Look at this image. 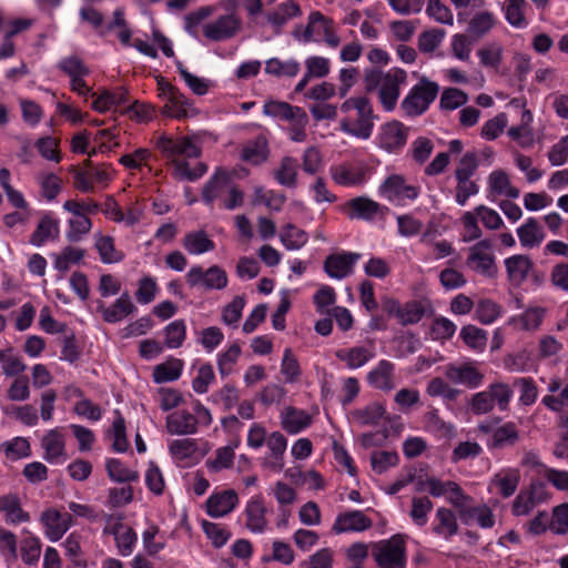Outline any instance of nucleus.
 Wrapping results in <instances>:
<instances>
[{
  "instance_id": "obj_1",
  "label": "nucleus",
  "mask_w": 568,
  "mask_h": 568,
  "mask_svg": "<svg viewBox=\"0 0 568 568\" xmlns=\"http://www.w3.org/2000/svg\"><path fill=\"white\" fill-rule=\"evenodd\" d=\"M406 71L399 68H393L388 71L367 70L364 75L365 91L368 93L376 92L384 110L390 112L397 104L400 87L406 83Z\"/></svg>"
},
{
  "instance_id": "obj_2",
  "label": "nucleus",
  "mask_w": 568,
  "mask_h": 568,
  "mask_svg": "<svg viewBox=\"0 0 568 568\" xmlns=\"http://www.w3.org/2000/svg\"><path fill=\"white\" fill-rule=\"evenodd\" d=\"M438 92L439 85L436 82L422 77L403 99L400 108L407 116L422 115L435 101Z\"/></svg>"
},
{
  "instance_id": "obj_3",
  "label": "nucleus",
  "mask_w": 568,
  "mask_h": 568,
  "mask_svg": "<svg viewBox=\"0 0 568 568\" xmlns=\"http://www.w3.org/2000/svg\"><path fill=\"white\" fill-rule=\"evenodd\" d=\"M373 557L379 568H405L406 547L402 535L373 545Z\"/></svg>"
},
{
  "instance_id": "obj_4",
  "label": "nucleus",
  "mask_w": 568,
  "mask_h": 568,
  "mask_svg": "<svg viewBox=\"0 0 568 568\" xmlns=\"http://www.w3.org/2000/svg\"><path fill=\"white\" fill-rule=\"evenodd\" d=\"M190 287H202L206 291L223 290L227 286V274L219 265H212L207 270L201 266H192L185 275Z\"/></svg>"
},
{
  "instance_id": "obj_5",
  "label": "nucleus",
  "mask_w": 568,
  "mask_h": 568,
  "mask_svg": "<svg viewBox=\"0 0 568 568\" xmlns=\"http://www.w3.org/2000/svg\"><path fill=\"white\" fill-rule=\"evenodd\" d=\"M466 263L473 271L486 277L494 278L497 276L498 268L491 252V243L488 240L479 241L469 247Z\"/></svg>"
},
{
  "instance_id": "obj_6",
  "label": "nucleus",
  "mask_w": 568,
  "mask_h": 568,
  "mask_svg": "<svg viewBox=\"0 0 568 568\" xmlns=\"http://www.w3.org/2000/svg\"><path fill=\"white\" fill-rule=\"evenodd\" d=\"M242 28V20L234 13H227L203 26V34L206 39L220 42L234 38Z\"/></svg>"
},
{
  "instance_id": "obj_7",
  "label": "nucleus",
  "mask_w": 568,
  "mask_h": 568,
  "mask_svg": "<svg viewBox=\"0 0 568 568\" xmlns=\"http://www.w3.org/2000/svg\"><path fill=\"white\" fill-rule=\"evenodd\" d=\"M357 119L354 124L347 119L341 121V130L361 139H368L374 128V114L369 100L359 97L358 106L356 108Z\"/></svg>"
},
{
  "instance_id": "obj_8",
  "label": "nucleus",
  "mask_w": 568,
  "mask_h": 568,
  "mask_svg": "<svg viewBox=\"0 0 568 568\" xmlns=\"http://www.w3.org/2000/svg\"><path fill=\"white\" fill-rule=\"evenodd\" d=\"M379 193L388 201L415 200L419 195V187L406 184L403 175L393 174L381 184Z\"/></svg>"
},
{
  "instance_id": "obj_9",
  "label": "nucleus",
  "mask_w": 568,
  "mask_h": 568,
  "mask_svg": "<svg viewBox=\"0 0 568 568\" xmlns=\"http://www.w3.org/2000/svg\"><path fill=\"white\" fill-rule=\"evenodd\" d=\"M359 258L361 254L353 252L331 254L324 261V271L332 278H345L353 273L354 265Z\"/></svg>"
},
{
  "instance_id": "obj_10",
  "label": "nucleus",
  "mask_w": 568,
  "mask_h": 568,
  "mask_svg": "<svg viewBox=\"0 0 568 568\" xmlns=\"http://www.w3.org/2000/svg\"><path fill=\"white\" fill-rule=\"evenodd\" d=\"M367 168L362 163H342L329 169L332 180L343 186L361 185L366 180Z\"/></svg>"
},
{
  "instance_id": "obj_11",
  "label": "nucleus",
  "mask_w": 568,
  "mask_h": 568,
  "mask_svg": "<svg viewBox=\"0 0 568 568\" xmlns=\"http://www.w3.org/2000/svg\"><path fill=\"white\" fill-rule=\"evenodd\" d=\"M367 383L382 392L395 389V365L387 359H382L367 374Z\"/></svg>"
},
{
  "instance_id": "obj_12",
  "label": "nucleus",
  "mask_w": 568,
  "mask_h": 568,
  "mask_svg": "<svg viewBox=\"0 0 568 568\" xmlns=\"http://www.w3.org/2000/svg\"><path fill=\"white\" fill-rule=\"evenodd\" d=\"M407 141V129L398 121H390L382 126L379 146L387 152L402 149Z\"/></svg>"
},
{
  "instance_id": "obj_13",
  "label": "nucleus",
  "mask_w": 568,
  "mask_h": 568,
  "mask_svg": "<svg viewBox=\"0 0 568 568\" xmlns=\"http://www.w3.org/2000/svg\"><path fill=\"white\" fill-rule=\"evenodd\" d=\"M372 520L364 515L361 510H351L339 514L333 525L335 534H343L348 531H364L372 527Z\"/></svg>"
},
{
  "instance_id": "obj_14",
  "label": "nucleus",
  "mask_w": 568,
  "mask_h": 568,
  "mask_svg": "<svg viewBox=\"0 0 568 568\" xmlns=\"http://www.w3.org/2000/svg\"><path fill=\"white\" fill-rule=\"evenodd\" d=\"M544 485L532 483L529 490H521L513 503L511 513L514 516H526L534 507L544 500Z\"/></svg>"
},
{
  "instance_id": "obj_15",
  "label": "nucleus",
  "mask_w": 568,
  "mask_h": 568,
  "mask_svg": "<svg viewBox=\"0 0 568 568\" xmlns=\"http://www.w3.org/2000/svg\"><path fill=\"white\" fill-rule=\"evenodd\" d=\"M445 375L453 383L463 384L470 388L478 387L484 379V375L471 364L448 365Z\"/></svg>"
},
{
  "instance_id": "obj_16",
  "label": "nucleus",
  "mask_w": 568,
  "mask_h": 568,
  "mask_svg": "<svg viewBox=\"0 0 568 568\" xmlns=\"http://www.w3.org/2000/svg\"><path fill=\"white\" fill-rule=\"evenodd\" d=\"M237 503L239 497L235 490H224L209 497L206 500V511L213 518L223 517L230 514Z\"/></svg>"
},
{
  "instance_id": "obj_17",
  "label": "nucleus",
  "mask_w": 568,
  "mask_h": 568,
  "mask_svg": "<svg viewBox=\"0 0 568 568\" xmlns=\"http://www.w3.org/2000/svg\"><path fill=\"white\" fill-rule=\"evenodd\" d=\"M166 429L171 435H193L197 432V417L187 410L166 416Z\"/></svg>"
},
{
  "instance_id": "obj_18",
  "label": "nucleus",
  "mask_w": 568,
  "mask_h": 568,
  "mask_svg": "<svg viewBox=\"0 0 568 568\" xmlns=\"http://www.w3.org/2000/svg\"><path fill=\"white\" fill-rule=\"evenodd\" d=\"M266 513L263 499L260 496L252 498L245 508L246 528L252 532H263L267 527Z\"/></svg>"
},
{
  "instance_id": "obj_19",
  "label": "nucleus",
  "mask_w": 568,
  "mask_h": 568,
  "mask_svg": "<svg viewBox=\"0 0 568 568\" xmlns=\"http://www.w3.org/2000/svg\"><path fill=\"white\" fill-rule=\"evenodd\" d=\"M163 113L176 119L195 116L197 110L179 89H171V98L163 108Z\"/></svg>"
},
{
  "instance_id": "obj_20",
  "label": "nucleus",
  "mask_w": 568,
  "mask_h": 568,
  "mask_svg": "<svg viewBox=\"0 0 568 568\" xmlns=\"http://www.w3.org/2000/svg\"><path fill=\"white\" fill-rule=\"evenodd\" d=\"M270 156L267 139L264 135H257L254 140L246 142L241 151V159L253 165H261Z\"/></svg>"
},
{
  "instance_id": "obj_21",
  "label": "nucleus",
  "mask_w": 568,
  "mask_h": 568,
  "mask_svg": "<svg viewBox=\"0 0 568 568\" xmlns=\"http://www.w3.org/2000/svg\"><path fill=\"white\" fill-rule=\"evenodd\" d=\"M519 440V432L515 423L507 422L494 429L487 446L490 449H504L513 447Z\"/></svg>"
},
{
  "instance_id": "obj_22",
  "label": "nucleus",
  "mask_w": 568,
  "mask_h": 568,
  "mask_svg": "<svg viewBox=\"0 0 568 568\" xmlns=\"http://www.w3.org/2000/svg\"><path fill=\"white\" fill-rule=\"evenodd\" d=\"M98 310L102 313V317L108 323H118L125 316L135 311V306L131 301L128 292L123 293L111 306L100 305Z\"/></svg>"
},
{
  "instance_id": "obj_23",
  "label": "nucleus",
  "mask_w": 568,
  "mask_h": 568,
  "mask_svg": "<svg viewBox=\"0 0 568 568\" xmlns=\"http://www.w3.org/2000/svg\"><path fill=\"white\" fill-rule=\"evenodd\" d=\"M231 176L227 171L217 169L214 175L206 182L202 191V199L206 204H212L231 186Z\"/></svg>"
},
{
  "instance_id": "obj_24",
  "label": "nucleus",
  "mask_w": 568,
  "mask_h": 568,
  "mask_svg": "<svg viewBox=\"0 0 568 568\" xmlns=\"http://www.w3.org/2000/svg\"><path fill=\"white\" fill-rule=\"evenodd\" d=\"M302 14L300 4L295 0H288L281 3L276 10L268 12L266 16L267 21L273 26L274 32L278 34L282 27L292 18Z\"/></svg>"
},
{
  "instance_id": "obj_25",
  "label": "nucleus",
  "mask_w": 568,
  "mask_h": 568,
  "mask_svg": "<svg viewBox=\"0 0 568 568\" xmlns=\"http://www.w3.org/2000/svg\"><path fill=\"white\" fill-rule=\"evenodd\" d=\"M60 233L59 221L51 215L45 214L39 221L36 231L30 236V243L34 246H41L47 241L58 239Z\"/></svg>"
},
{
  "instance_id": "obj_26",
  "label": "nucleus",
  "mask_w": 568,
  "mask_h": 568,
  "mask_svg": "<svg viewBox=\"0 0 568 568\" xmlns=\"http://www.w3.org/2000/svg\"><path fill=\"white\" fill-rule=\"evenodd\" d=\"M347 206L349 209L348 216L349 219H361V220H373L374 216L382 210V206L366 197V196H357L347 202Z\"/></svg>"
},
{
  "instance_id": "obj_27",
  "label": "nucleus",
  "mask_w": 568,
  "mask_h": 568,
  "mask_svg": "<svg viewBox=\"0 0 568 568\" xmlns=\"http://www.w3.org/2000/svg\"><path fill=\"white\" fill-rule=\"evenodd\" d=\"M336 357L346 363L351 369L359 368L374 357V352L365 346H354L346 349H338Z\"/></svg>"
},
{
  "instance_id": "obj_28",
  "label": "nucleus",
  "mask_w": 568,
  "mask_h": 568,
  "mask_svg": "<svg viewBox=\"0 0 568 568\" xmlns=\"http://www.w3.org/2000/svg\"><path fill=\"white\" fill-rule=\"evenodd\" d=\"M520 244L525 247H536L541 244L545 233L541 225L534 217H529L525 224L517 229Z\"/></svg>"
},
{
  "instance_id": "obj_29",
  "label": "nucleus",
  "mask_w": 568,
  "mask_h": 568,
  "mask_svg": "<svg viewBox=\"0 0 568 568\" xmlns=\"http://www.w3.org/2000/svg\"><path fill=\"white\" fill-rule=\"evenodd\" d=\"M437 525L434 526L433 531L443 536L445 539H449L452 536L458 532V523L455 514L445 507H439L436 510Z\"/></svg>"
},
{
  "instance_id": "obj_30",
  "label": "nucleus",
  "mask_w": 568,
  "mask_h": 568,
  "mask_svg": "<svg viewBox=\"0 0 568 568\" xmlns=\"http://www.w3.org/2000/svg\"><path fill=\"white\" fill-rule=\"evenodd\" d=\"M41 445L44 449V459L49 463L57 462L59 457L64 456V437L57 429L44 435Z\"/></svg>"
},
{
  "instance_id": "obj_31",
  "label": "nucleus",
  "mask_w": 568,
  "mask_h": 568,
  "mask_svg": "<svg viewBox=\"0 0 568 568\" xmlns=\"http://www.w3.org/2000/svg\"><path fill=\"white\" fill-rule=\"evenodd\" d=\"M508 277L511 282L521 283L526 280L532 263L526 255H514L505 261Z\"/></svg>"
},
{
  "instance_id": "obj_32",
  "label": "nucleus",
  "mask_w": 568,
  "mask_h": 568,
  "mask_svg": "<svg viewBox=\"0 0 568 568\" xmlns=\"http://www.w3.org/2000/svg\"><path fill=\"white\" fill-rule=\"evenodd\" d=\"M297 168L296 159L284 156L281 160L280 168L274 171V178L283 186L295 187L297 184Z\"/></svg>"
},
{
  "instance_id": "obj_33",
  "label": "nucleus",
  "mask_w": 568,
  "mask_h": 568,
  "mask_svg": "<svg viewBox=\"0 0 568 568\" xmlns=\"http://www.w3.org/2000/svg\"><path fill=\"white\" fill-rule=\"evenodd\" d=\"M527 6L526 0H506L503 7L506 21L515 28H525L528 24L525 17Z\"/></svg>"
},
{
  "instance_id": "obj_34",
  "label": "nucleus",
  "mask_w": 568,
  "mask_h": 568,
  "mask_svg": "<svg viewBox=\"0 0 568 568\" xmlns=\"http://www.w3.org/2000/svg\"><path fill=\"white\" fill-rule=\"evenodd\" d=\"M311 424V416L303 412L288 407L282 417V427L290 434L300 433Z\"/></svg>"
},
{
  "instance_id": "obj_35",
  "label": "nucleus",
  "mask_w": 568,
  "mask_h": 568,
  "mask_svg": "<svg viewBox=\"0 0 568 568\" xmlns=\"http://www.w3.org/2000/svg\"><path fill=\"white\" fill-rule=\"evenodd\" d=\"M184 248L193 255L203 254L214 250V243L204 231L187 233L183 239Z\"/></svg>"
},
{
  "instance_id": "obj_36",
  "label": "nucleus",
  "mask_w": 568,
  "mask_h": 568,
  "mask_svg": "<svg viewBox=\"0 0 568 568\" xmlns=\"http://www.w3.org/2000/svg\"><path fill=\"white\" fill-rule=\"evenodd\" d=\"M0 511H6L11 523H26L30 519L21 508L20 499L16 494L0 496Z\"/></svg>"
},
{
  "instance_id": "obj_37",
  "label": "nucleus",
  "mask_w": 568,
  "mask_h": 568,
  "mask_svg": "<svg viewBox=\"0 0 568 568\" xmlns=\"http://www.w3.org/2000/svg\"><path fill=\"white\" fill-rule=\"evenodd\" d=\"M489 185L495 194H504L510 199H517L520 193L517 187L511 185L508 174L501 170L490 173Z\"/></svg>"
},
{
  "instance_id": "obj_38",
  "label": "nucleus",
  "mask_w": 568,
  "mask_h": 568,
  "mask_svg": "<svg viewBox=\"0 0 568 568\" xmlns=\"http://www.w3.org/2000/svg\"><path fill=\"white\" fill-rule=\"evenodd\" d=\"M183 362L173 358L154 367L153 378L155 383H165L178 379L181 376Z\"/></svg>"
},
{
  "instance_id": "obj_39",
  "label": "nucleus",
  "mask_w": 568,
  "mask_h": 568,
  "mask_svg": "<svg viewBox=\"0 0 568 568\" xmlns=\"http://www.w3.org/2000/svg\"><path fill=\"white\" fill-rule=\"evenodd\" d=\"M280 239L287 250H300L307 243L308 235L305 231L290 223L282 229Z\"/></svg>"
},
{
  "instance_id": "obj_40",
  "label": "nucleus",
  "mask_w": 568,
  "mask_h": 568,
  "mask_svg": "<svg viewBox=\"0 0 568 568\" xmlns=\"http://www.w3.org/2000/svg\"><path fill=\"white\" fill-rule=\"evenodd\" d=\"M62 514L50 509L42 514L41 521L47 527V535L51 541H58L65 531V524H61Z\"/></svg>"
},
{
  "instance_id": "obj_41",
  "label": "nucleus",
  "mask_w": 568,
  "mask_h": 568,
  "mask_svg": "<svg viewBox=\"0 0 568 568\" xmlns=\"http://www.w3.org/2000/svg\"><path fill=\"white\" fill-rule=\"evenodd\" d=\"M95 247L103 263H119L124 257L122 252L115 250L113 237L109 235H100L97 239Z\"/></svg>"
},
{
  "instance_id": "obj_42",
  "label": "nucleus",
  "mask_w": 568,
  "mask_h": 568,
  "mask_svg": "<svg viewBox=\"0 0 568 568\" xmlns=\"http://www.w3.org/2000/svg\"><path fill=\"white\" fill-rule=\"evenodd\" d=\"M31 26L32 20L30 19H16L12 21L11 30L6 33L3 43L0 48V59L10 58L14 54V43L12 42L11 38L21 31L29 29Z\"/></svg>"
},
{
  "instance_id": "obj_43",
  "label": "nucleus",
  "mask_w": 568,
  "mask_h": 568,
  "mask_svg": "<svg viewBox=\"0 0 568 568\" xmlns=\"http://www.w3.org/2000/svg\"><path fill=\"white\" fill-rule=\"evenodd\" d=\"M173 175L178 180L195 181L207 171V165L203 162L191 169L186 161L173 160Z\"/></svg>"
},
{
  "instance_id": "obj_44",
  "label": "nucleus",
  "mask_w": 568,
  "mask_h": 568,
  "mask_svg": "<svg viewBox=\"0 0 568 568\" xmlns=\"http://www.w3.org/2000/svg\"><path fill=\"white\" fill-rule=\"evenodd\" d=\"M54 267L64 273L71 264H79L84 257V250L72 246H65L60 254H53Z\"/></svg>"
},
{
  "instance_id": "obj_45",
  "label": "nucleus",
  "mask_w": 568,
  "mask_h": 568,
  "mask_svg": "<svg viewBox=\"0 0 568 568\" xmlns=\"http://www.w3.org/2000/svg\"><path fill=\"white\" fill-rule=\"evenodd\" d=\"M164 343L169 348H179L186 337V326L183 320H176L164 328Z\"/></svg>"
},
{
  "instance_id": "obj_46",
  "label": "nucleus",
  "mask_w": 568,
  "mask_h": 568,
  "mask_svg": "<svg viewBox=\"0 0 568 568\" xmlns=\"http://www.w3.org/2000/svg\"><path fill=\"white\" fill-rule=\"evenodd\" d=\"M0 363L6 376H17L27 368L26 364L13 354L12 347L0 351Z\"/></svg>"
},
{
  "instance_id": "obj_47",
  "label": "nucleus",
  "mask_w": 568,
  "mask_h": 568,
  "mask_svg": "<svg viewBox=\"0 0 568 568\" xmlns=\"http://www.w3.org/2000/svg\"><path fill=\"white\" fill-rule=\"evenodd\" d=\"M385 414V407L381 403H372L363 409L354 412L355 419L361 425H377Z\"/></svg>"
},
{
  "instance_id": "obj_48",
  "label": "nucleus",
  "mask_w": 568,
  "mask_h": 568,
  "mask_svg": "<svg viewBox=\"0 0 568 568\" xmlns=\"http://www.w3.org/2000/svg\"><path fill=\"white\" fill-rule=\"evenodd\" d=\"M491 484L499 488L500 495L504 498L510 497L517 489L519 484V474L517 470H510L505 475L497 474Z\"/></svg>"
},
{
  "instance_id": "obj_49",
  "label": "nucleus",
  "mask_w": 568,
  "mask_h": 568,
  "mask_svg": "<svg viewBox=\"0 0 568 568\" xmlns=\"http://www.w3.org/2000/svg\"><path fill=\"white\" fill-rule=\"evenodd\" d=\"M514 387L519 389V402L525 406L532 405L538 396V388L530 377H519L514 381Z\"/></svg>"
},
{
  "instance_id": "obj_50",
  "label": "nucleus",
  "mask_w": 568,
  "mask_h": 568,
  "mask_svg": "<svg viewBox=\"0 0 568 568\" xmlns=\"http://www.w3.org/2000/svg\"><path fill=\"white\" fill-rule=\"evenodd\" d=\"M460 337L465 344L474 349L481 351L487 343V333L474 325H466L460 331Z\"/></svg>"
},
{
  "instance_id": "obj_51",
  "label": "nucleus",
  "mask_w": 568,
  "mask_h": 568,
  "mask_svg": "<svg viewBox=\"0 0 568 568\" xmlns=\"http://www.w3.org/2000/svg\"><path fill=\"white\" fill-rule=\"evenodd\" d=\"M495 22V17L491 12H479L469 21L468 31L480 38L494 28Z\"/></svg>"
},
{
  "instance_id": "obj_52",
  "label": "nucleus",
  "mask_w": 568,
  "mask_h": 568,
  "mask_svg": "<svg viewBox=\"0 0 568 568\" xmlns=\"http://www.w3.org/2000/svg\"><path fill=\"white\" fill-rule=\"evenodd\" d=\"M265 71L276 77H295L300 71V64L294 60L283 62L276 58H272L266 61Z\"/></svg>"
},
{
  "instance_id": "obj_53",
  "label": "nucleus",
  "mask_w": 568,
  "mask_h": 568,
  "mask_svg": "<svg viewBox=\"0 0 568 568\" xmlns=\"http://www.w3.org/2000/svg\"><path fill=\"white\" fill-rule=\"evenodd\" d=\"M432 509L433 503L428 497H414L409 516L417 526H424L427 523V515Z\"/></svg>"
},
{
  "instance_id": "obj_54",
  "label": "nucleus",
  "mask_w": 568,
  "mask_h": 568,
  "mask_svg": "<svg viewBox=\"0 0 568 568\" xmlns=\"http://www.w3.org/2000/svg\"><path fill=\"white\" fill-rule=\"evenodd\" d=\"M109 476L120 483L135 481L139 478L136 471L126 468L119 459L112 458L106 462Z\"/></svg>"
},
{
  "instance_id": "obj_55",
  "label": "nucleus",
  "mask_w": 568,
  "mask_h": 568,
  "mask_svg": "<svg viewBox=\"0 0 568 568\" xmlns=\"http://www.w3.org/2000/svg\"><path fill=\"white\" fill-rule=\"evenodd\" d=\"M446 32L443 29H430L418 37V49L424 53H432L442 43Z\"/></svg>"
},
{
  "instance_id": "obj_56",
  "label": "nucleus",
  "mask_w": 568,
  "mask_h": 568,
  "mask_svg": "<svg viewBox=\"0 0 568 568\" xmlns=\"http://www.w3.org/2000/svg\"><path fill=\"white\" fill-rule=\"evenodd\" d=\"M70 230L67 232V239L70 242H78L82 236L90 232L92 227L91 220L84 214H78L69 220Z\"/></svg>"
},
{
  "instance_id": "obj_57",
  "label": "nucleus",
  "mask_w": 568,
  "mask_h": 568,
  "mask_svg": "<svg viewBox=\"0 0 568 568\" xmlns=\"http://www.w3.org/2000/svg\"><path fill=\"white\" fill-rule=\"evenodd\" d=\"M21 559L27 565H36L41 555V544L37 537L30 536L21 541Z\"/></svg>"
},
{
  "instance_id": "obj_58",
  "label": "nucleus",
  "mask_w": 568,
  "mask_h": 568,
  "mask_svg": "<svg viewBox=\"0 0 568 568\" xmlns=\"http://www.w3.org/2000/svg\"><path fill=\"white\" fill-rule=\"evenodd\" d=\"M272 548H273L272 555L264 556L262 558V560L264 562L277 561V562H281V564L287 566L294 561V558H295L294 551L288 544H286L284 541L275 540L273 542Z\"/></svg>"
},
{
  "instance_id": "obj_59",
  "label": "nucleus",
  "mask_w": 568,
  "mask_h": 568,
  "mask_svg": "<svg viewBox=\"0 0 568 568\" xmlns=\"http://www.w3.org/2000/svg\"><path fill=\"white\" fill-rule=\"evenodd\" d=\"M169 450L174 458L184 460L196 453L197 443L193 438L175 439L170 444Z\"/></svg>"
},
{
  "instance_id": "obj_60",
  "label": "nucleus",
  "mask_w": 568,
  "mask_h": 568,
  "mask_svg": "<svg viewBox=\"0 0 568 568\" xmlns=\"http://www.w3.org/2000/svg\"><path fill=\"white\" fill-rule=\"evenodd\" d=\"M178 71L186 85L197 95H204L210 88V81L189 72L181 62H176Z\"/></svg>"
},
{
  "instance_id": "obj_61",
  "label": "nucleus",
  "mask_w": 568,
  "mask_h": 568,
  "mask_svg": "<svg viewBox=\"0 0 568 568\" xmlns=\"http://www.w3.org/2000/svg\"><path fill=\"white\" fill-rule=\"evenodd\" d=\"M334 551L331 548H322L308 559L301 562L302 568H333Z\"/></svg>"
},
{
  "instance_id": "obj_62",
  "label": "nucleus",
  "mask_w": 568,
  "mask_h": 568,
  "mask_svg": "<svg viewBox=\"0 0 568 568\" xmlns=\"http://www.w3.org/2000/svg\"><path fill=\"white\" fill-rule=\"evenodd\" d=\"M468 100L467 94L457 88L445 89L440 97V108L445 110H455L464 105Z\"/></svg>"
},
{
  "instance_id": "obj_63",
  "label": "nucleus",
  "mask_w": 568,
  "mask_h": 568,
  "mask_svg": "<svg viewBox=\"0 0 568 568\" xmlns=\"http://www.w3.org/2000/svg\"><path fill=\"white\" fill-rule=\"evenodd\" d=\"M202 527L207 538L211 539L216 548L224 546L231 537L230 531L219 524L203 520Z\"/></svg>"
},
{
  "instance_id": "obj_64",
  "label": "nucleus",
  "mask_w": 568,
  "mask_h": 568,
  "mask_svg": "<svg viewBox=\"0 0 568 568\" xmlns=\"http://www.w3.org/2000/svg\"><path fill=\"white\" fill-rule=\"evenodd\" d=\"M549 528L558 535H564L568 531V504H561L554 508Z\"/></svg>"
}]
</instances>
